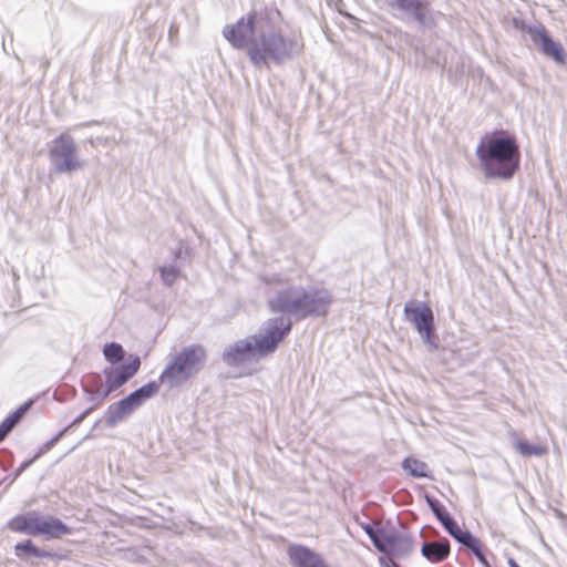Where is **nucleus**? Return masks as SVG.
<instances>
[{
  "mask_svg": "<svg viewBox=\"0 0 567 567\" xmlns=\"http://www.w3.org/2000/svg\"><path fill=\"white\" fill-rule=\"evenodd\" d=\"M390 7L400 10L410 12L413 18L421 24L427 22L429 19V3L423 0H391L389 2Z\"/></svg>",
  "mask_w": 567,
  "mask_h": 567,
  "instance_id": "f3484780",
  "label": "nucleus"
},
{
  "mask_svg": "<svg viewBox=\"0 0 567 567\" xmlns=\"http://www.w3.org/2000/svg\"><path fill=\"white\" fill-rule=\"evenodd\" d=\"M256 14L249 13L246 18L239 19L235 24L226 25L223 30L224 37L237 49L247 45L249 37L254 33Z\"/></svg>",
  "mask_w": 567,
  "mask_h": 567,
  "instance_id": "9d476101",
  "label": "nucleus"
},
{
  "mask_svg": "<svg viewBox=\"0 0 567 567\" xmlns=\"http://www.w3.org/2000/svg\"><path fill=\"white\" fill-rule=\"evenodd\" d=\"M14 554L20 559H25L29 557L53 559L56 557L54 553L41 549L38 546H35V544L31 539H25L23 542L17 543L14 546Z\"/></svg>",
  "mask_w": 567,
  "mask_h": 567,
  "instance_id": "6ab92c4d",
  "label": "nucleus"
},
{
  "mask_svg": "<svg viewBox=\"0 0 567 567\" xmlns=\"http://www.w3.org/2000/svg\"><path fill=\"white\" fill-rule=\"evenodd\" d=\"M396 533H389L384 529H379L377 535V544H373L381 553L389 554L393 543L395 542Z\"/></svg>",
  "mask_w": 567,
  "mask_h": 567,
  "instance_id": "b1692460",
  "label": "nucleus"
},
{
  "mask_svg": "<svg viewBox=\"0 0 567 567\" xmlns=\"http://www.w3.org/2000/svg\"><path fill=\"white\" fill-rule=\"evenodd\" d=\"M413 550V542L410 537L396 534L395 542L388 555L403 557Z\"/></svg>",
  "mask_w": 567,
  "mask_h": 567,
  "instance_id": "5701e85b",
  "label": "nucleus"
},
{
  "mask_svg": "<svg viewBox=\"0 0 567 567\" xmlns=\"http://www.w3.org/2000/svg\"><path fill=\"white\" fill-rule=\"evenodd\" d=\"M508 565L509 567H519V565L512 558L508 560Z\"/></svg>",
  "mask_w": 567,
  "mask_h": 567,
  "instance_id": "7c9ffc66",
  "label": "nucleus"
},
{
  "mask_svg": "<svg viewBox=\"0 0 567 567\" xmlns=\"http://www.w3.org/2000/svg\"><path fill=\"white\" fill-rule=\"evenodd\" d=\"M16 423L17 419L9 416L0 424V427L4 431V433H9L13 429Z\"/></svg>",
  "mask_w": 567,
  "mask_h": 567,
  "instance_id": "c85d7f7f",
  "label": "nucleus"
},
{
  "mask_svg": "<svg viewBox=\"0 0 567 567\" xmlns=\"http://www.w3.org/2000/svg\"><path fill=\"white\" fill-rule=\"evenodd\" d=\"M159 272H161V277L163 279V281L171 286L175 282V280L177 279L178 277V269L173 267V266H168V267H162L159 269Z\"/></svg>",
  "mask_w": 567,
  "mask_h": 567,
  "instance_id": "bb28decb",
  "label": "nucleus"
},
{
  "mask_svg": "<svg viewBox=\"0 0 567 567\" xmlns=\"http://www.w3.org/2000/svg\"><path fill=\"white\" fill-rule=\"evenodd\" d=\"M141 368V359L137 355H130L126 363L117 368L121 373L127 377V380L133 378Z\"/></svg>",
  "mask_w": 567,
  "mask_h": 567,
  "instance_id": "a878e982",
  "label": "nucleus"
},
{
  "mask_svg": "<svg viewBox=\"0 0 567 567\" xmlns=\"http://www.w3.org/2000/svg\"><path fill=\"white\" fill-rule=\"evenodd\" d=\"M476 156L488 178L511 179L520 166L518 141L504 130L483 136L476 147Z\"/></svg>",
  "mask_w": 567,
  "mask_h": 567,
  "instance_id": "f257e3e1",
  "label": "nucleus"
},
{
  "mask_svg": "<svg viewBox=\"0 0 567 567\" xmlns=\"http://www.w3.org/2000/svg\"><path fill=\"white\" fill-rule=\"evenodd\" d=\"M425 501L432 509L435 517L441 522L446 532L455 538L457 542L466 534L467 529H463L449 514L446 508L441 504L440 501L425 496Z\"/></svg>",
  "mask_w": 567,
  "mask_h": 567,
  "instance_id": "ddd939ff",
  "label": "nucleus"
},
{
  "mask_svg": "<svg viewBox=\"0 0 567 567\" xmlns=\"http://www.w3.org/2000/svg\"><path fill=\"white\" fill-rule=\"evenodd\" d=\"M7 528L13 533L42 536L45 539H61L72 532L60 518L42 515L37 511L13 516L7 523Z\"/></svg>",
  "mask_w": 567,
  "mask_h": 567,
  "instance_id": "20e7f679",
  "label": "nucleus"
},
{
  "mask_svg": "<svg viewBox=\"0 0 567 567\" xmlns=\"http://www.w3.org/2000/svg\"><path fill=\"white\" fill-rule=\"evenodd\" d=\"M301 318L308 316H324L332 302L330 292L326 289H316L310 292L303 290Z\"/></svg>",
  "mask_w": 567,
  "mask_h": 567,
  "instance_id": "f8f14e48",
  "label": "nucleus"
},
{
  "mask_svg": "<svg viewBox=\"0 0 567 567\" xmlns=\"http://www.w3.org/2000/svg\"><path fill=\"white\" fill-rule=\"evenodd\" d=\"M7 435L8 433H4V431L0 427V442L3 441Z\"/></svg>",
  "mask_w": 567,
  "mask_h": 567,
  "instance_id": "2f4dec72",
  "label": "nucleus"
},
{
  "mask_svg": "<svg viewBox=\"0 0 567 567\" xmlns=\"http://www.w3.org/2000/svg\"><path fill=\"white\" fill-rule=\"evenodd\" d=\"M302 297L303 289L289 288L270 301V308L274 312H286L301 318Z\"/></svg>",
  "mask_w": 567,
  "mask_h": 567,
  "instance_id": "9b49d317",
  "label": "nucleus"
},
{
  "mask_svg": "<svg viewBox=\"0 0 567 567\" xmlns=\"http://www.w3.org/2000/svg\"><path fill=\"white\" fill-rule=\"evenodd\" d=\"M533 41L540 45L542 51L544 54L550 56L553 60H555L558 63L565 64L567 54L564 50V48L555 42L547 33V31L542 28L538 30H535L532 33Z\"/></svg>",
  "mask_w": 567,
  "mask_h": 567,
  "instance_id": "4468645a",
  "label": "nucleus"
},
{
  "mask_svg": "<svg viewBox=\"0 0 567 567\" xmlns=\"http://www.w3.org/2000/svg\"><path fill=\"white\" fill-rule=\"evenodd\" d=\"M106 378H107V384L103 390H100L97 384L93 383V382L100 380L99 375L86 377L85 385L91 392H93L102 398H106V396H109V394L112 391L118 389L120 386H122L124 383H126L128 381L127 377H125L123 373H121L120 370H117V368L114 370L107 371Z\"/></svg>",
  "mask_w": 567,
  "mask_h": 567,
  "instance_id": "2eb2a0df",
  "label": "nucleus"
},
{
  "mask_svg": "<svg viewBox=\"0 0 567 567\" xmlns=\"http://www.w3.org/2000/svg\"><path fill=\"white\" fill-rule=\"evenodd\" d=\"M305 41L301 33L285 37L280 32L261 33L248 47V56L257 66H269L270 62L280 64L303 52Z\"/></svg>",
  "mask_w": 567,
  "mask_h": 567,
  "instance_id": "f03ea898",
  "label": "nucleus"
},
{
  "mask_svg": "<svg viewBox=\"0 0 567 567\" xmlns=\"http://www.w3.org/2000/svg\"><path fill=\"white\" fill-rule=\"evenodd\" d=\"M365 534L370 537L373 544H377V535L379 533V529H374L373 526L365 524L362 526Z\"/></svg>",
  "mask_w": 567,
  "mask_h": 567,
  "instance_id": "cd10ccee",
  "label": "nucleus"
},
{
  "mask_svg": "<svg viewBox=\"0 0 567 567\" xmlns=\"http://www.w3.org/2000/svg\"><path fill=\"white\" fill-rule=\"evenodd\" d=\"M458 543L468 548L482 565L486 567L488 566L487 559L484 554L485 545L471 532L467 530Z\"/></svg>",
  "mask_w": 567,
  "mask_h": 567,
  "instance_id": "4be33fe9",
  "label": "nucleus"
},
{
  "mask_svg": "<svg viewBox=\"0 0 567 567\" xmlns=\"http://www.w3.org/2000/svg\"><path fill=\"white\" fill-rule=\"evenodd\" d=\"M402 468L412 477L423 478L430 477V467L429 465L413 456L405 457L402 461Z\"/></svg>",
  "mask_w": 567,
  "mask_h": 567,
  "instance_id": "412c9836",
  "label": "nucleus"
},
{
  "mask_svg": "<svg viewBox=\"0 0 567 567\" xmlns=\"http://www.w3.org/2000/svg\"><path fill=\"white\" fill-rule=\"evenodd\" d=\"M106 378H107V384L103 390H100L97 384L93 383V382L100 380L99 375L86 377L85 385L91 392H93L102 398H106V396H109V394L112 391L118 389L120 386H122L124 383H126L128 381L127 377H125L123 373H121L120 370H117V368L114 370L107 371Z\"/></svg>",
  "mask_w": 567,
  "mask_h": 567,
  "instance_id": "dca6fc26",
  "label": "nucleus"
},
{
  "mask_svg": "<svg viewBox=\"0 0 567 567\" xmlns=\"http://www.w3.org/2000/svg\"><path fill=\"white\" fill-rule=\"evenodd\" d=\"M386 567H399L395 563H391L389 565H386Z\"/></svg>",
  "mask_w": 567,
  "mask_h": 567,
  "instance_id": "473e14b6",
  "label": "nucleus"
},
{
  "mask_svg": "<svg viewBox=\"0 0 567 567\" xmlns=\"http://www.w3.org/2000/svg\"><path fill=\"white\" fill-rule=\"evenodd\" d=\"M205 360L206 351L204 347L194 344L184 348L172 357L168 364L159 374L158 383L175 386L185 382L200 369Z\"/></svg>",
  "mask_w": 567,
  "mask_h": 567,
  "instance_id": "39448f33",
  "label": "nucleus"
},
{
  "mask_svg": "<svg viewBox=\"0 0 567 567\" xmlns=\"http://www.w3.org/2000/svg\"><path fill=\"white\" fill-rule=\"evenodd\" d=\"M75 151L74 141L68 134H61L53 141L49 153L58 172H74L82 167V163L75 156Z\"/></svg>",
  "mask_w": 567,
  "mask_h": 567,
  "instance_id": "0eeeda50",
  "label": "nucleus"
},
{
  "mask_svg": "<svg viewBox=\"0 0 567 567\" xmlns=\"http://www.w3.org/2000/svg\"><path fill=\"white\" fill-rule=\"evenodd\" d=\"M158 390L159 383L157 381H151L136 391L132 392L126 398L118 401L115 405L110 406L107 419L109 423L115 424L124 420L133 411L141 406L143 402L155 395Z\"/></svg>",
  "mask_w": 567,
  "mask_h": 567,
  "instance_id": "423d86ee",
  "label": "nucleus"
},
{
  "mask_svg": "<svg viewBox=\"0 0 567 567\" xmlns=\"http://www.w3.org/2000/svg\"><path fill=\"white\" fill-rule=\"evenodd\" d=\"M422 555L433 564L444 561L451 554L449 540L425 543L421 548Z\"/></svg>",
  "mask_w": 567,
  "mask_h": 567,
  "instance_id": "a211bd4d",
  "label": "nucleus"
},
{
  "mask_svg": "<svg viewBox=\"0 0 567 567\" xmlns=\"http://www.w3.org/2000/svg\"><path fill=\"white\" fill-rule=\"evenodd\" d=\"M25 410H27V405L25 406H21L13 414H11L10 417H16L17 422H18L20 420V417L22 416V414L24 413Z\"/></svg>",
  "mask_w": 567,
  "mask_h": 567,
  "instance_id": "c756f323",
  "label": "nucleus"
},
{
  "mask_svg": "<svg viewBox=\"0 0 567 567\" xmlns=\"http://www.w3.org/2000/svg\"><path fill=\"white\" fill-rule=\"evenodd\" d=\"M404 312L414 324L415 329L426 343H432L434 338V316L426 303L409 302L404 307Z\"/></svg>",
  "mask_w": 567,
  "mask_h": 567,
  "instance_id": "6e6552de",
  "label": "nucleus"
},
{
  "mask_svg": "<svg viewBox=\"0 0 567 567\" xmlns=\"http://www.w3.org/2000/svg\"><path fill=\"white\" fill-rule=\"evenodd\" d=\"M277 324L271 326L267 333L261 337H251L250 339L240 340L235 346L229 348L224 354V360L229 365H238L251 359L260 358L271 353L277 344L290 331V324L281 327Z\"/></svg>",
  "mask_w": 567,
  "mask_h": 567,
  "instance_id": "7ed1b4c3",
  "label": "nucleus"
},
{
  "mask_svg": "<svg viewBox=\"0 0 567 567\" xmlns=\"http://www.w3.org/2000/svg\"><path fill=\"white\" fill-rule=\"evenodd\" d=\"M287 555L292 567H330L321 554L306 545H289Z\"/></svg>",
  "mask_w": 567,
  "mask_h": 567,
  "instance_id": "1a4fd4ad",
  "label": "nucleus"
},
{
  "mask_svg": "<svg viewBox=\"0 0 567 567\" xmlns=\"http://www.w3.org/2000/svg\"><path fill=\"white\" fill-rule=\"evenodd\" d=\"M103 354L111 363H116L124 358V349L120 343L111 342L104 346Z\"/></svg>",
  "mask_w": 567,
  "mask_h": 567,
  "instance_id": "393cba45",
  "label": "nucleus"
},
{
  "mask_svg": "<svg viewBox=\"0 0 567 567\" xmlns=\"http://www.w3.org/2000/svg\"><path fill=\"white\" fill-rule=\"evenodd\" d=\"M514 447L518 454L524 457L545 456L548 454V446L546 443H530L526 440H517Z\"/></svg>",
  "mask_w": 567,
  "mask_h": 567,
  "instance_id": "aec40b11",
  "label": "nucleus"
}]
</instances>
